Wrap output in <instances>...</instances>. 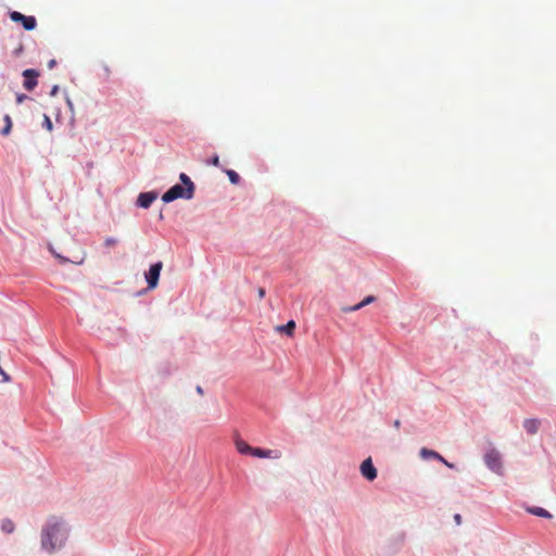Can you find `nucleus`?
Here are the masks:
<instances>
[{
    "instance_id": "20",
    "label": "nucleus",
    "mask_w": 556,
    "mask_h": 556,
    "mask_svg": "<svg viewBox=\"0 0 556 556\" xmlns=\"http://www.w3.org/2000/svg\"><path fill=\"white\" fill-rule=\"evenodd\" d=\"M43 126L49 130L51 131L52 130V122L50 119V117L48 115H43Z\"/></svg>"
},
{
    "instance_id": "11",
    "label": "nucleus",
    "mask_w": 556,
    "mask_h": 556,
    "mask_svg": "<svg viewBox=\"0 0 556 556\" xmlns=\"http://www.w3.org/2000/svg\"><path fill=\"white\" fill-rule=\"evenodd\" d=\"M235 444H236L237 451L240 454H243V455H247V454L251 455L252 454L253 447L251 445H249L245 441H243L241 439H237Z\"/></svg>"
},
{
    "instance_id": "27",
    "label": "nucleus",
    "mask_w": 556,
    "mask_h": 556,
    "mask_svg": "<svg viewBox=\"0 0 556 556\" xmlns=\"http://www.w3.org/2000/svg\"><path fill=\"white\" fill-rule=\"evenodd\" d=\"M257 293H258V298L263 299L265 296V289L264 288H260Z\"/></svg>"
},
{
    "instance_id": "14",
    "label": "nucleus",
    "mask_w": 556,
    "mask_h": 556,
    "mask_svg": "<svg viewBox=\"0 0 556 556\" xmlns=\"http://www.w3.org/2000/svg\"><path fill=\"white\" fill-rule=\"evenodd\" d=\"M530 514L543 517V518H552V515L542 507H530L527 509Z\"/></svg>"
},
{
    "instance_id": "32",
    "label": "nucleus",
    "mask_w": 556,
    "mask_h": 556,
    "mask_svg": "<svg viewBox=\"0 0 556 556\" xmlns=\"http://www.w3.org/2000/svg\"><path fill=\"white\" fill-rule=\"evenodd\" d=\"M104 70H105V74H106V76H109V75H110V70H109V67H105Z\"/></svg>"
},
{
    "instance_id": "29",
    "label": "nucleus",
    "mask_w": 556,
    "mask_h": 556,
    "mask_svg": "<svg viewBox=\"0 0 556 556\" xmlns=\"http://www.w3.org/2000/svg\"><path fill=\"white\" fill-rule=\"evenodd\" d=\"M55 60H51L48 64L49 68H52L55 65Z\"/></svg>"
},
{
    "instance_id": "4",
    "label": "nucleus",
    "mask_w": 556,
    "mask_h": 556,
    "mask_svg": "<svg viewBox=\"0 0 556 556\" xmlns=\"http://www.w3.org/2000/svg\"><path fill=\"white\" fill-rule=\"evenodd\" d=\"M10 18L13 22L21 23L26 30H33L37 26V21L34 16L24 15L17 11L10 12Z\"/></svg>"
},
{
    "instance_id": "21",
    "label": "nucleus",
    "mask_w": 556,
    "mask_h": 556,
    "mask_svg": "<svg viewBox=\"0 0 556 556\" xmlns=\"http://www.w3.org/2000/svg\"><path fill=\"white\" fill-rule=\"evenodd\" d=\"M117 243V239L116 238H113V237H108L105 240H104V245L110 248V247H114L115 244Z\"/></svg>"
},
{
    "instance_id": "25",
    "label": "nucleus",
    "mask_w": 556,
    "mask_h": 556,
    "mask_svg": "<svg viewBox=\"0 0 556 556\" xmlns=\"http://www.w3.org/2000/svg\"><path fill=\"white\" fill-rule=\"evenodd\" d=\"M23 45L21 43L14 51V55L18 56L23 52Z\"/></svg>"
},
{
    "instance_id": "1",
    "label": "nucleus",
    "mask_w": 556,
    "mask_h": 556,
    "mask_svg": "<svg viewBox=\"0 0 556 556\" xmlns=\"http://www.w3.org/2000/svg\"><path fill=\"white\" fill-rule=\"evenodd\" d=\"M67 540V530L62 518L51 516L41 529V548L51 554L61 549Z\"/></svg>"
},
{
    "instance_id": "23",
    "label": "nucleus",
    "mask_w": 556,
    "mask_h": 556,
    "mask_svg": "<svg viewBox=\"0 0 556 556\" xmlns=\"http://www.w3.org/2000/svg\"><path fill=\"white\" fill-rule=\"evenodd\" d=\"M210 164L214 165V166H219V157L218 155H214L210 162Z\"/></svg>"
},
{
    "instance_id": "31",
    "label": "nucleus",
    "mask_w": 556,
    "mask_h": 556,
    "mask_svg": "<svg viewBox=\"0 0 556 556\" xmlns=\"http://www.w3.org/2000/svg\"><path fill=\"white\" fill-rule=\"evenodd\" d=\"M197 392L200 394V395H203V389L201 387H197Z\"/></svg>"
},
{
    "instance_id": "13",
    "label": "nucleus",
    "mask_w": 556,
    "mask_h": 556,
    "mask_svg": "<svg viewBox=\"0 0 556 556\" xmlns=\"http://www.w3.org/2000/svg\"><path fill=\"white\" fill-rule=\"evenodd\" d=\"M540 426V421L538 419H526L523 422V428L530 434H534Z\"/></svg>"
},
{
    "instance_id": "15",
    "label": "nucleus",
    "mask_w": 556,
    "mask_h": 556,
    "mask_svg": "<svg viewBox=\"0 0 556 556\" xmlns=\"http://www.w3.org/2000/svg\"><path fill=\"white\" fill-rule=\"evenodd\" d=\"M15 529V526L12 520L4 519L1 523V530L5 533H12Z\"/></svg>"
},
{
    "instance_id": "7",
    "label": "nucleus",
    "mask_w": 556,
    "mask_h": 556,
    "mask_svg": "<svg viewBox=\"0 0 556 556\" xmlns=\"http://www.w3.org/2000/svg\"><path fill=\"white\" fill-rule=\"evenodd\" d=\"M361 472L368 481L377 478V469L375 468L370 457L366 458L361 465Z\"/></svg>"
},
{
    "instance_id": "28",
    "label": "nucleus",
    "mask_w": 556,
    "mask_h": 556,
    "mask_svg": "<svg viewBox=\"0 0 556 556\" xmlns=\"http://www.w3.org/2000/svg\"><path fill=\"white\" fill-rule=\"evenodd\" d=\"M58 91H59V86H53L52 89H51L50 94L51 96H55L58 93Z\"/></svg>"
},
{
    "instance_id": "24",
    "label": "nucleus",
    "mask_w": 556,
    "mask_h": 556,
    "mask_svg": "<svg viewBox=\"0 0 556 556\" xmlns=\"http://www.w3.org/2000/svg\"><path fill=\"white\" fill-rule=\"evenodd\" d=\"M26 99H28V97L26 94H17L16 97V102L17 103H22L23 101H25Z\"/></svg>"
},
{
    "instance_id": "12",
    "label": "nucleus",
    "mask_w": 556,
    "mask_h": 556,
    "mask_svg": "<svg viewBox=\"0 0 556 556\" xmlns=\"http://www.w3.org/2000/svg\"><path fill=\"white\" fill-rule=\"evenodd\" d=\"M294 329H295L294 320H289L286 325L276 327V330L278 332H283V333L288 334L289 337L293 336Z\"/></svg>"
},
{
    "instance_id": "18",
    "label": "nucleus",
    "mask_w": 556,
    "mask_h": 556,
    "mask_svg": "<svg viewBox=\"0 0 556 556\" xmlns=\"http://www.w3.org/2000/svg\"><path fill=\"white\" fill-rule=\"evenodd\" d=\"M226 174L229 177V180L231 184H233V185L239 184L240 176L233 169L226 170Z\"/></svg>"
},
{
    "instance_id": "26",
    "label": "nucleus",
    "mask_w": 556,
    "mask_h": 556,
    "mask_svg": "<svg viewBox=\"0 0 556 556\" xmlns=\"http://www.w3.org/2000/svg\"><path fill=\"white\" fill-rule=\"evenodd\" d=\"M454 520H455L456 525H460L462 523V516L459 514L454 515Z\"/></svg>"
},
{
    "instance_id": "2",
    "label": "nucleus",
    "mask_w": 556,
    "mask_h": 556,
    "mask_svg": "<svg viewBox=\"0 0 556 556\" xmlns=\"http://www.w3.org/2000/svg\"><path fill=\"white\" fill-rule=\"evenodd\" d=\"M193 194L194 192L192 191L191 187L186 188L181 185H174L162 195V201L169 203L180 198L190 200L193 198Z\"/></svg>"
},
{
    "instance_id": "22",
    "label": "nucleus",
    "mask_w": 556,
    "mask_h": 556,
    "mask_svg": "<svg viewBox=\"0 0 556 556\" xmlns=\"http://www.w3.org/2000/svg\"><path fill=\"white\" fill-rule=\"evenodd\" d=\"M376 301V298L374 295H368L363 300L364 306L371 304Z\"/></svg>"
},
{
    "instance_id": "5",
    "label": "nucleus",
    "mask_w": 556,
    "mask_h": 556,
    "mask_svg": "<svg viewBox=\"0 0 556 556\" xmlns=\"http://www.w3.org/2000/svg\"><path fill=\"white\" fill-rule=\"evenodd\" d=\"M484 462L491 470H493L495 472H500V470L502 468V462H501V455L497 451H495V450L489 451L484 456Z\"/></svg>"
},
{
    "instance_id": "19",
    "label": "nucleus",
    "mask_w": 556,
    "mask_h": 556,
    "mask_svg": "<svg viewBox=\"0 0 556 556\" xmlns=\"http://www.w3.org/2000/svg\"><path fill=\"white\" fill-rule=\"evenodd\" d=\"M363 307H364V304H363V301H362L358 304H355L353 306L344 307L343 312H345V313L356 312V311H358V309H361Z\"/></svg>"
},
{
    "instance_id": "3",
    "label": "nucleus",
    "mask_w": 556,
    "mask_h": 556,
    "mask_svg": "<svg viewBox=\"0 0 556 556\" xmlns=\"http://www.w3.org/2000/svg\"><path fill=\"white\" fill-rule=\"evenodd\" d=\"M162 268L163 263L156 262L155 264H152L149 270L144 274L149 290H153L157 287Z\"/></svg>"
},
{
    "instance_id": "16",
    "label": "nucleus",
    "mask_w": 556,
    "mask_h": 556,
    "mask_svg": "<svg viewBox=\"0 0 556 556\" xmlns=\"http://www.w3.org/2000/svg\"><path fill=\"white\" fill-rule=\"evenodd\" d=\"M3 121H4L5 125H4L3 129L1 130V134L3 136H8L11 132V129H12V119H11L10 115H5L3 117Z\"/></svg>"
},
{
    "instance_id": "10",
    "label": "nucleus",
    "mask_w": 556,
    "mask_h": 556,
    "mask_svg": "<svg viewBox=\"0 0 556 556\" xmlns=\"http://www.w3.org/2000/svg\"><path fill=\"white\" fill-rule=\"evenodd\" d=\"M156 198L157 193L155 192H142L137 199V205L143 208H148Z\"/></svg>"
},
{
    "instance_id": "9",
    "label": "nucleus",
    "mask_w": 556,
    "mask_h": 556,
    "mask_svg": "<svg viewBox=\"0 0 556 556\" xmlns=\"http://www.w3.org/2000/svg\"><path fill=\"white\" fill-rule=\"evenodd\" d=\"M420 456L424 458V459H428V458H433V459H437V460H440L441 463H443L445 466H447L448 468H454V465L448 463L442 455H440L438 452L435 451H432V450H429L427 447H422L419 452Z\"/></svg>"
},
{
    "instance_id": "30",
    "label": "nucleus",
    "mask_w": 556,
    "mask_h": 556,
    "mask_svg": "<svg viewBox=\"0 0 556 556\" xmlns=\"http://www.w3.org/2000/svg\"><path fill=\"white\" fill-rule=\"evenodd\" d=\"M394 427H395L396 429H399V428L401 427V421H400L399 419H396V420L394 421Z\"/></svg>"
},
{
    "instance_id": "6",
    "label": "nucleus",
    "mask_w": 556,
    "mask_h": 556,
    "mask_svg": "<svg viewBox=\"0 0 556 556\" xmlns=\"http://www.w3.org/2000/svg\"><path fill=\"white\" fill-rule=\"evenodd\" d=\"M24 83L23 86L26 90L31 91L37 86V78L39 73L36 70H25L23 72Z\"/></svg>"
},
{
    "instance_id": "8",
    "label": "nucleus",
    "mask_w": 556,
    "mask_h": 556,
    "mask_svg": "<svg viewBox=\"0 0 556 556\" xmlns=\"http://www.w3.org/2000/svg\"><path fill=\"white\" fill-rule=\"evenodd\" d=\"M251 456L258 458H274L278 459L281 457V452L278 450H264L260 447H253Z\"/></svg>"
},
{
    "instance_id": "17",
    "label": "nucleus",
    "mask_w": 556,
    "mask_h": 556,
    "mask_svg": "<svg viewBox=\"0 0 556 556\" xmlns=\"http://www.w3.org/2000/svg\"><path fill=\"white\" fill-rule=\"evenodd\" d=\"M179 179L184 184V187H186V188H190L191 187L192 191L194 192V184L192 182V180L190 179V177L187 174L181 173L179 175Z\"/></svg>"
}]
</instances>
